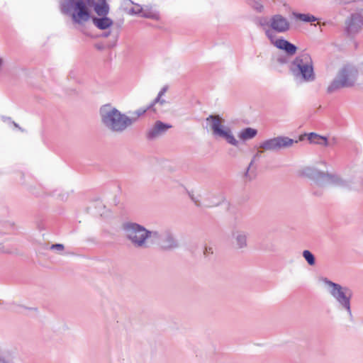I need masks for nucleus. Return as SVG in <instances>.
Returning <instances> with one entry per match:
<instances>
[{"mask_svg":"<svg viewBox=\"0 0 363 363\" xmlns=\"http://www.w3.org/2000/svg\"><path fill=\"white\" fill-rule=\"evenodd\" d=\"M142 11L143 7L139 4H135V6L130 10L129 13L132 15H138L141 14Z\"/></svg>","mask_w":363,"mask_h":363,"instance_id":"nucleus-30","label":"nucleus"},{"mask_svg":"<svg viewBox=\"0 0 363 363\" xmlns=\"http://www.w3.org/2000/svg\"><path fill=\"white\" fill-rule=\"evenodd\" d=\"M141 16L155 21H159L160 18L159 12L152 9L151 6H147L143 8Z\"/></svg>","mask_w":363,"mask_h":363,"instance_id":"nucleus-18","label":"nucleus"},{"mask_svg":"<svg viewBox=\"0 0 363 363\" xmlns=\"http://www.w3.org/2000/svg\"><path fill=\"white\" fill-rule=\"evenodd\" d=\"M257 134V130L252 128H246L242 130L239 134V138L242 140H247L255 138Z\"/></svg>","mask_w":363,"mask_h":363,"instance_id":"nucleus-20","label":"nucleus"},{"mask_svg":"<svg viewBox=\"0 0 363 363\" xmlns=\"http://www.w3.org/2000/svg\"><path fill=\"white\" fill-rule=\"evenodd\" d=\"M269 25L277 33H285L290 29L289 20L281 14L273 15L269 19Z\"/></svg>","mask_w":363,"mask_h":363,"instance_id":"nucleus-13","label":"nucleus"},{"mask_svg":"<svg viewBox=\"0 0 363 363\" xmlns=\"http://www.w3.org/2000/svg\"><path fill=\"white\" fill-rule=\"evenodd\" d=\"M151 242L158 244L162 249L165 250H173L179 247V243L174 235L167 229L160 231L152 230Z\"/></svg>","mask_w":363,"mask_h":363,"instance_id":"nucleus-9","label":"nucleus"},{"mask_svg":"<svg viewBox=\"0 0 363 363\" xmlns=\"http://www.w3.org/2000/svg\"><path fill=\"white\" fill-rule=\"evenodd\" d=\"M231 243L237 250H244L248 247L249 233L245 230L235 228L231 231Z\"/></svg>","mask_w":363,"mask_h":363,"instance_id":"nucleus-12","label":"nucleus"},{"mask_svg":"<svg viewBox=\"0 0 363 363\" xmlns=\"http://www.w3.org/2000/svg\"><path fill=\"white\" fill-rule=\"evenodd\" d=\"M92 6H94L96 13L100 16H105L108 13L109 6L106 2V0H100V2L97 4L94 2Z\"/></svg>","mask_w":363,"mask_h":363,"instance_id":"nucleus-17","label":"nucleus"},{"mask_svg":"<svg viewBox=\"0 0 363 363\" xmlns=\"http://www.w3.org/2000/svg\"><path fill=\"white\" fill-rule=\"evenodd\" d=\"M307 136L311 143L318 144L323 146H328L329 145L328 139L325 137L319 135L317 133H311L308 134Z\"/></svg>","mask_w":363,"mask_h":363,"instance_id":"nucleus-19","label":"nucleus"},{"mask_svg":"<svg viewBox=\"0 0 363 363\" xmlns=\"http://www.w3.org/2000/svg\"><path fill=\"white\" fill-rule=\"evenodd\" d=\"M298 174L302 177H307L313 181V194L317 196H320L323 191H318V189L315 190L316 188L323 189L329 185L342 189H352L351 184L345 181L340 176L321 172L314 167H303L298 171Z\"/></svg>","mask_w":363,"mask_h":363,"instance_id":"nucleus-1","label":"nucleus"},{"mask_svg":"<svg viewBox=\"0 0 363 363\" xmlns=\"http://www.w3.org/2000/svg\"><path fill=\"white\" fill-rule=\"evenodd\" d=\"M290 69L296 79L303 82H313L315 79L313 62L307 52H303L296 57L291 64Z\"/></svg>","mask_w":363,"mask_h":363,"instance_id":"nucleus-5","label":"nucleus"},{"mask_svg":"<svg viewBox=\"0 0 363 363\" xmlns=\"http://www.w3.org/2000/svg\"><path fill=\"white\" fill-rule=\"evenodd\" d=\"M189 196L191 199V200L194 203V204L196 206H201L202 204L200 201V199H199V196L198 195H195V194L194 192H189Z\"/></svg>","mask_w":363,"mask_h":363,"instance_id":"nucleus-28","label":"nucleus"},{"mask_svg":"<svg viewBox=\"0 0 363 363\" xmlns=\"http://www.w3.org/2000/svg\"><path fill=\"white\" fill-rule=\"evenodd\" d=\"M302 255H303V258L305 259V260L307 262V263L310 266L315 265V256L313 255V253L311 251H309L308 250H305L303 251Z\"/></svg>","mask_w":363,"mask_h":363,"instance_id":"nucleus-23","label":"nucleus"},{"mask_svg":"<svg viewBox=\"0 0 363 363\" xmlns=\"http://www.w3.org/2000/svg\"><path fill=\"white\" fill-rule=\"evenodd\" d=\"M363 28V16L358 13H352L345 22V31L350 37H354Z\"/></svg>","mask_w":363,"mask_h":363,"instance_id":"nucleus-11","label":"nucleus"},{"mask_svg":"<svg viewBox=\"0 0 363 363\" xmlns=\"http://www.w3.org/2000/svg\"><path fill=\"white\" fill-rule=\"evenodd\" d=\"M293 15L296 19H298L304 22H313L317 20V18L311 14L298 13L294 12Z\"/></svg>","mask_w":363,"mask_h":363,"instance_id":"nucleus-22","label":"nucleus"},{"mask_svg":"<svg viewBox=\"0 0 363 363\" xmlns=\"http://www.w3.org/2000/svg\"><path fill=\"white\" fill-rule=\"evenodd\" d=\"M0 363H9V362L4 361V360H0Z\"/></svg>","mask_w":363,"mask_h":363,"instance_id":"nucleus-40","label":"nucleus"},{"mask_svg":"<svg viewBox=\"0 0 363 363\" xmlns=\"http://www.w3.org/2000/svg\"><path fill=\"white\" fill-rule=\"evenodd\" d=\"M151 106H152V104H151L146 108H140V109L135 111V112H133L132 113V116L130 117H129V118L132 119V120L134 119V123H135L138 120V118L140 116L143 115L149 108H151Z\"/></svg>","mask_w":363,"mask_h":363,"instance_id":"nucleus-25","label":"nucleus"},{"mask_svg":"<svg viewBox=\"0 0 363 363\" xmlns=\"http://www.w3.org/2000/svg\"><path fill=\"white\" fill-rule=\"evenodd\" d=\"M171 128V125L164 123L160 121H157L155 124L147 130L146 138L149 140H155L164 135Z\"/></svg>","mask_w":363,"mask_h":363,"instance_id":"nucleus-14","label":"nucleus"},{"mask_svg":"<svg viewBox=\"0 0 363 363\" xmlns=\"http://www.w3.org/2000/svg\"><path fill=\"white\" fill-rule=\"evenodd\" d=\"M335 1L336 3V4H337L339 6H345V5H347L350 3H352L354 1H353V0H335Z\"/></svg>","mask_w":363,"mask_h":363,"instance_id":"nucleus-33","label":"nucleus"},{"mask_svg":"<svg viewBox=\"0 0 363 363\" xmlns=\"http://www.w3.org/2000/svg\"><path fill=\"white\" fill-rule=\"evenodd\" d=\"M265 33L267 35V37H269V38H272V31L271 30H266Z\"/></svg>","mask_w":363,"mask_h":363,"instance_id":"nucleus-38","label":"nucleus"},{"mask_svg":"<svg viewBox=\"0 0 363 363\" xmlns=\"http://www.w3.org/2000/svg\"><path fill=\"white\" fill-rule=\"evenodd\" d=\"M346 182H348L351 184L352 189H344L347 191H357L363 192V179H357V181H353L352 179L346 180L344 179Z\"/></svg>","mask_w":363,"mask_h":363,"instance_id":"nucleus-21","label":"nucleus"},{"mask_svg":"<svg viewBox=\"0 0 363 363\" xmlns=\"http://www.w3.org/2000/svg\"><path fill=\"white\" fill-rule=\"evenodd\" d=\"M303 140V136L300 137V140Z\"/></svg>","mask_w":363,"mask_h":363,"instance_id":"nucleus-42","label":"nucleus"},{"mask_svg":"<svg viewBox=\"0 0 363 363\" xmlns=\"http://www.w3.org/2000/svg\"><path fill=\"white\" fill-rule=\"evenodd\" d=\"M224 201V196L221 193H208L204 200L203 205L211 208L217 206Z\"/></svg>","mask_w":363,"mask_h":363,"instance_id":"nucleus-15","label":"nucleus"},{"mask_svg":"<svg viewBox=\"0 0 363 363\" xmlns=\"http://www.w3.org/2000/svg\"><path fill=\"white\" fill-rule=\"evenodd\" d=\"M213 254V248L211 246L206 245L203 250V255L208 257L209 255Z\"/></svg>","mask_w":363,"mask_h":363,"instance_id":"nucleus-31","label":"nucleus"},{"mask_svg":"<svg viewBox=\"0 0 363 363\" xmlns=\"http://www.w3.org/2000/svg\"><path fill=\"white\" fill-rule=\"evenodd\" d=\"M99 114L103 125L112 132L122 133L134 123V119H130L110 104L102 106Z\"/></svg>","mask_w":363,"mask_h":363,"instance_id":"nucleus-2","label":"nucleus"},{"mask_svg":"<svg viewBox=\"0 0 363 363\" xmlns=\"http://www.w3.org/2000/svg\"><path fill=\"white\" fill-rule=\"evenodd\" d=\"M324 282L329 287L330 295L336 300L340 306L345 309L350 315H352L350 301L353 294L352 291L349 287L342 286L328 279H325Z\"/></svg>","mask_w":363,"mask_h":363,"instance_id":"nucleus-8","label":"nucleus"},{"mask_svg":"<svg viewBox=\"0 0 363 363\" xmlns=\"http://www.w3.org/2000/svg\"><path fill=\"white\" fill-rule=\"evenodd\" d=\"M289 43V41L284 39H277L274 43V45L279 49L284 50L287 44Z\"/></svg>","mask_w":363,"mask_h":363,"instance_id":"nucleus-27","label":"nucleus"},{"mask_svg":"<svg viewBox=\"0 0 363 363\" xmlns=\"http://www.w3.org/2000/svg\"><path fill=\"white\" fill-rule=\"evenodd\" d=\"M359 75L358 69L352 65H344L336 77L327 87V93L331 94L343 88H350L355 85Z\"/></svg>","mask_w":363,"mask_h":363,"instance_id":"nucleus-4","label":"nucleus"},{"mask_svg":"<svg viewBox=\"0 0 363 363\" xmlns=\"http://www.w3.org/2000/svg\"><path fill=\"white\" fill-rule=\"evenodd\" d=\"M249 4L256 12L262 13L264 11V6L260 0H250Z\"/></svg>","mask_w":363,"mask_h":363,"instance_id":"nucleus-24","label":"nucleus"},{"mask_svg":"<svg viewBox=\"0 0 363 363\" xmlns=\"http://www.w3.org/2000/svg\"><path fill=\"white\" fill-rule=\"evenodd\" d=\"M156 103H159L161 105H163L164 104L166 103L165 100L164 99H162L161 98H160V101H157V102H155V100L154 101L153 104H152V105L156 104Z\"/></svg>","mask_w":363,"mask_h":363,"instance_id":"nucleus-35","label":"nucleus"},{"mask_svg":"<svg viewBox=\"0 0 363 363\" xmlns=\"http://www.w3.org/2000/svg\"><path fill=\"white\" fill-rule=\"evenodd\" d=\"M122 229L125 237L135 248L145 249L149 247L148 240H152V230L135 223H125Z\"/></svg>","mask_w":363,"mask_h":363,"instance_id":"nucleus-6","label":"nucleus"},{"mask_svg":"<svg viewBox=\"0 0 363 363\" xmlns=\"http://www.w3.org/2000/svg\"><path fill=\"white\" fill-rule=\"evenodd\" d=\"M13 252L11 248L4 245L2 242H0V254L11 255Z\"/></svg>","mask_w":363,"mask_h":363,"instance_id":"nucleus-29","label":"nucleus"},{"mask_svg":"<svg viewBox=\"0 0 363 363\" xmlns=\"http://www.w3.org/2000/svg\"><path fill=\"white\" fill-rule=\"evenodd\" d=\"M284 50L287 53L288 55L292 56L296 52L297 47L289 42Z\"/></svg>","mask_w":363,"mask_h":363,"instance_id":"nucleus-26","label":"nucleus"},{"mask_svg":"<svg viewBox=\"0 0 363 363\" xmlns=\"http://www.w3.org/2000/svg\"><path fill=\"white\" fill-rule=\"evenodd\" d=\"M298 140L286 136H278L263 141L259 145V148L264 151L278 152L282 149L291 147L294 143H297Z\"/></svg>","mask_w":363,"mask_h":363,"instance_id":"nucleus-10","label":"nucleus"},{"mask_svg":"<svg viewBox=\"0 0 363 363\" xmlns=\"http://www.w3.org/2000/svg\"><path fill=\"white\" fill-rule=\"evenodd\" d=\"M50 249L52 250L62 252L65 249V247L62 244H54L50 247Z\"/></svg>","mask_w":363,"mask_h":363,"instance_id":"nucleus-32","label":"nucleus"},{"mask_svg":"<svg viewBox=\"0 0 363 363\" xmlns=\"http://www.w3.org/2000/svg\"><path fill=\"white\" fill-rule=\"evenodd\" d=\"M167 87H163L160 91L159 92L158 94V96L155 99V102H157V101H160V98L162 97V95H164L165 94V92L167 91Z\"/></svg>","mask_w":363,"mask_h":363,"instance_id":"nucleus-34","label":"nucleus"},{"mask_svg":"<svg viewBox=\"0 0 363 363\" xmlns=\"http://www.w3.org/2000/svg\"><path fill=\"white\" fill-rule=\"evenodd\" d=\"M94 4V0H61L60 9L62 13L69 15L74 23L82 24L91 18L89 6Z\"/></svg>","mask_w":363,"mask_h":363,"instance_id":"nucleus-3","label":"nucleus"},{"mask_svg":"<svg viewBox=\"0 0 363 363\" xmlns=\"http://www.w3.org/2000/svg\"><path fill=\"white\" fill-rule=\"evenodd\" d=\"M93 23L99 29L101 30H105L113 24V21L105 16H103L102 18H93Z\"/></svg>","mask_w":363,"mask_h":363,"instance_id":"nucleus-16","label":"nucleus"},{"mask_svg":"<svg viewBox=\"0 0 363 363\" xmlns=\"http://www.w3.org/2000/svg\"><path fill=\"white\" fill-rule=\"evenodd\" d=\"M13 125L15 127L20 128L18 125L17 123H16L15 122H13Z\"/></svg>","mask_w":363,"mask_h":363,"instance_id":"nucleus-39","label":"nucleus"},{"mask_svg":"<svg viewBox=\"0 0 363 363\" xmlns=\"http://www.w3.org/2000/svg\"><path fill=\"white\" fill-rule=\"evenodd\" d=\"M253 162H254V160H252L251 161V162L250 163V164H249V166H248V167H247V172H246V173H245V175H246L247 177L248 176L249 169H250V167L252 165Z\"/></svg>","mask_w":363,"mask_h":363,"instance_id":"nucleus-36","label":"nucleus"},{"mask_svg":"<svg viewBox=\"0 0 363 363\" xmlns=\"http://www.w3.org/2000/svg\"><path fill=\"white\" fill-rule=\"evenodd\" d=\"M266 24V20L265 19H261L259 21V25L261 26H264Z\"/></svg>","mask_w":363,"mask_h":363,"instance_id":"nucleus-37","label":"nucleus"},{"mask_svg":"<svg viewBox=\"0 0 363 363\" xmlns=\"http://www.w3.org/2000/svg\"><path fill=\"white\" fill-rule=\"evenodd\" d=\"M126 1H128L129 3L133 4V2L131 0H126Z\"/></svg>","mask_w":363,"mask_h":363,"instance_id":"nucleus-41","label":"nucleus"},{"mask_svg":"<svg viewBox=\"0 0 363 363\" xmlns=\"http://www.w3.org/2000/svg\"><path fill=\"white\" fill-rule=\"evenodd\" d=\"M206 121L214 137L224 139L232 145H238V141L234 137L231 129L224 125L225 120L222 117L219 115H210Z\"/></svg>","mask_w":363,"mask_h":363,"instance_id":"nucleus-7","label":"nucleus"}]
</instances>
